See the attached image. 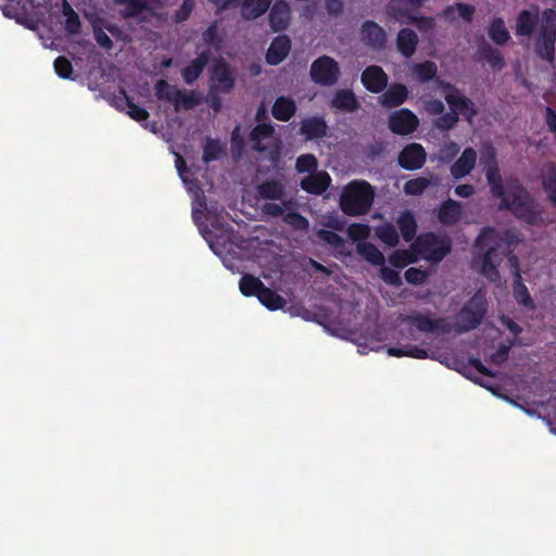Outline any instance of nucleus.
<instances>
[{"label": "nucleus", "instance_id": "1", "mask_svg": "<svg viewBox=\"0 0 556 556\" xmlns=\"http://www.w3.org/2000/svg\"><path fill=\"white\" fill-rule=\"evenodd\" d=\"M519 242L518 235L511 230L500 235L494 228H483L475 240V248L484 251L481 256V275L491 282H497L501 279L498 266L502 263L498 253L509 254L511 248Z\"/></svg>", "mask_w": 556, "mask_h": 556}, {"label": "nucleus", "instance_id": "2", "mask_svg": "<svg viewBox=\"0 0 556 556\" xmlns=\"http://www.w3.org/2000/svg\"><path fill=\"white\" fill-rule=\"evenodd\" d=\"M498 207L529 225H538L541 220L540 205L518 180L508 184L507 195L503 197Z\"/></svg>", "mask_w": 556, "mask_h": 556}, {"label": "nucleus", "instance_id": "3", "mask_svg": "<svg viewBox=\"0 0 556 556\" xmlns=\"http://www.w3.org/2000/svg\"><path fill=\"white\" fill-rule=\"evenodd\" d=\"M375 199L374 187L366 180H353L340 195V207L348 216H361L369 212Z\"/></svg>", "mask_w": 556, "mask_h": 556}, {"label": "nucleus", "instance_id": "4", "mask_svg": "<svg viewBox=\"0 0 556 556\" xmlns=\"http://www.w3.org/2000/svg\"><path fill=\"white\" fill-rule=\"evenodd\" d=\"M412 249L427 262L439 264L452 251V242L447 236H439L434 232L419 235Z\"/></svg>", "mask_w": 556, "mask_h": 556}, {"label": "nucleus", "instance_id": "5", "mask_svg": "<svg viewBox=\"0 0 556 556\" xmlns=\"http://www.w3.org/2000/svg\"><path fill=\"white\" fill-rule=\"evenodd\" d=\"M556 11L545 9L541 15L539 35L534 40L535 54L547 62L555 60Z\"/></svg>", "mask_w": 556, "mask_h": 556}, {"label": "nucleus", "instance_id": "6", "mask_svg": "<svg viewBox=\"0 0 556 556\" xmlns=\"http://www.w3.org/2000/svg\"><path fill=\"white\" fill-rule=\"evenodd\" d=\"M488 312V303L484 295L476 292L460 308L456 316L454 330L457 333H466L478 328Z\"/></svg>", "mask_w": 556, "mask_h": 556}, {"label": "nucleus", "instance_id": "7", "mask_svg": "<svg viewBox=\"0 0 556 556\" xmlns=\"http://www.w3.org/2000/svg\"><path fill=\"white\" fill-rule=\"evenodd\" d=\"M341 75L339 63L329 55H321L313 61L309 68L311 79L324 87L333 86Z\"/></svg>", "mask_w": 556, "mask_h": 556}, {"label": "nucleus", "instance_id": "8", "mask_svg": "<svg viewBox=\"0 0 556 556\" xmlns=\"http://www.w3.org/2000/svg\"><path fill=\"white\" fill-rule=\"evenodd\" d=\"M236 85V77L230 65L223 59H216L210 68L208 88L223 94L230 93Z\"/></svg>", "mask_w": 556, "mask_h": 556}, {"label": "nucleus", "instance_id": "9", "mask_svg": "<svg viewBox=\"0 0 556 556\" xmlns=\"http://www.w3.org/2000/svg\"><path fill=\"white\" fill-rule=\"evenodd\" d=\"M442 89L445 91L444 99L452 111L457 112V116H464L469 123L478 114L475 103L464 96L459 89L454 85L445 81L440 83Z\"/></svg>", "mask_w": 556, "mask_h": 556}, {"label": "nucleus", "instance_id": "10", "mask_svg": "<svg viewBox=\"0 0 556 556\" xmlns=\"http://www.w3.org/2000/svg\"><path fill=\"white\" fill-rule=\"evenodd\" d=\"M292 206L286 208L285 206L275 202H265L261 211L263 214L270 217H282L285 224L298 231H307L309 228L308 219L299 212L291 211Z\"/></svg>", "mask_w": 556, "mask_h": 556}, {"label": "nucleus", "instance_id": "11", "mask_svg": "<svg viewBox=\"0 0 556 556\" xmlns=\"http://www.w3.org/2000/svg\"><path fill=\"white\" fill-rule=\"evenodd\" d=\"M275 128L270 123H258L250 132V140L253 141V150L260 153L268 152V159L271 162H277L280 156V148L278 144L267 147L262 143V140L269 138L274 135Z\"/></svg>", "mask_w": 556, "mask_h": 556}, {"label": "nucleus", "instance_id": "12", "mask_svg": "<svg viewBox=\"0 0 556 556\" xmlns=\"http://www.w3.org/2000/svg\"><path fill=\"white\" fill-rule=\"evenodd\" d=\"M256 193L263 200L280 201L282 206L288 208L294 202L287 199L286 186L280 179H266L256 186Z\"/></svg>", "mask_w": 556, "mask_h": 556}, {"label": "nucleus", "instance_id": "13", "mask_svg": "<svg viewBox=\"0 0 556 556\" xmlns=\"http://www.w3.org/2000/svg\"><path fill=\"white\" fill-rule=\"evenodd\" d=\"M419 125L417 116L408 109H401L393 112L389 117V128L396 135H409Z\"/></svg>", "mask_w": 556, "mask_h": 556}, {"label": "nucleus", "instance_id": "14", "mask_svg": "<svg viewBox=\"0 0 556 556\" xmlns=\"http://www.w3.org/2000/svg\"><path fill=\"white\" fill-rule=\"evenodd\" d=\"M484 163L485 177L490 186L491 193L494 198L502 201L503 197L507 195V188H505L503 185V179L500 174L497 161L493 150L489 153Z\"/></svg>", "mask_w": 556, "mask_h": 556}, {"label": "nucleus", "instance_id": "15", "mask_svg": "<svg viewBox=\"0 0 556 556\" xmlns=\"http://www.w3.org/2000/svg\"><path fill=\"white\" fill-rule=\"evenodd\" d=\"M426 151L419 143H409L400 152L397 162L399 165L407 170H415L421 168L426 163Z\"/></svg>", "mask_w": 556, "mask_h": 556}, {"label": "nucleus", "instance_id": "16", "mask_svg": "<svg viewBox=\"0 0 556 556\" xmlns=\"http://www.w3.org/2000/svg\"><path fill=\"white\" fill-rule=\"evenodd\" d=\"M268 21L274 33L286 30L291 22V8L286 0H277L269 8Z\"/></svg>", "mask_w": 556, "mask_h": 556}, {"label": "nucleus", "instance_id": "17", "mask_svg": "<svg viewBox=\"0 0 556 556\" xmlns=\"http://www.w3.org/2000/svg\"><path fill=\"white\" fill-rule=\"evenodd\" d=\"M388 79L386 72L378 65L367 66L361 76L364 87L372 93L383 91L387 88Z\"/></svg>", "mask_w": 556, "mask_h": 556}, {"label": "nucleus", "instance_id": "18", "mask_svg": "<svg viewBox=\"0 0 556 556\" xmlns=\"http://www.w3.org/2000/svg\"><path fill=\"white\" fill-rule=\"evenodd\" d=\"M291 50V39L287 35H279L270 42L265 59L269 65L280 64Z\"/></svg>", "mask_w": 556, "mask_h": 556}, {"label": "nucleus", "instance_id": "19", "mask_svg": "<svg viewBox=\"0 0 556 556\" xmlns=\"http://www.w3.org/2000/svg\"><path fill=\"white\" fill-rule=\"evenodd\" d=\"M362 40L376 50L386 46L387 35L384 29L374 21H366L361 28Z\"/></svg>", "mask_w": 556, "mask_h": 556}, {"label": "nucleus", "instance_id": "20", "mask_svg": "<svg viewBox=\"0 0 556 556\" xmlns=\"http://www.w3.org/2000/svg\"><path fill=\"white\" fill-rule=\"evenodd\" d=\"M211 59L210 50H203L186 67L181 70V76L187 85H191L199 79Z\"/></svg>", "mask_w": 556, "mask_h": 556}, {"label": "nucleus", "instance_id": "21", "mask_svg": "<svg viewBox=\"0 0 556 556\" xmlns=\"http://www.w3.org/2000/svg\"><path fill=\"white\" fill-rule=\"evenodd\" d=\"M328 125L323 116H312L301 122L300 134L306 140L321 139L327 135Z\"/></svg>", "mask_w": 556, "mask_h": 556}, {"label": "nucleus", "instance_id": "22", "mask_svg": "<svg viewBox=\"0 0 556 556\" xmlns=\"http://www.w3.org/2000/svg\"><path fill=\"white\" fill-rule=\"evenodd\" d=\"M477 162V152L473 148H466L460 156L451 166V175L455 179L467 176L475 167Z\"/></svg>", "mask_w": 556, "mask_h": 556}, {"label": "nucleus", "instance_id": "23", "mask_svg": "<svg viewBox=\"0 0 556 556\" xmlns=\"http://www.w3.org/2000/svg\"><path fill=\"white\" fill-rule=\"evenodd\" d=\"M539 23V10H522L516 18V35L531 37Z\"/></svg>", "mask_w": 556, "mask_h": 556}, {"label": "nucleus", "instance_id": "24", "mask_svg": "<svg viewBox=\"0 0 556 556\" xmlns=\"http://www.w3.org/2000/svg\"><path fill=\"white\" fill-rule=\"evenodd\" d=\"M408 97V89L405 85L392 84L381 96L380 102L384 108L392 109L402 105Z\"/></svg>", "mask_w": 556, "mask_h": 556}, {"label": "nucleus", "instance_id": "25", "mask_svg": "<svg viewBox=\"0 0 556 556\" xmlns=\"http://www.w3.org/2000/svg\"><path fill=\"white\" fill-rule=\"evenodd\" d=\"M419 39L412 28H402L397 33L396 48L405 58H410L416 52Z\"/></svg>", "mask_w": 556, "mask_h": 556}, {"label": "nucleus", "instance_id": "26", "mask_svg": "<svg viewBox=\"0 0 556 556\" xmlns=\"http://www.w3.org/2000/svg\"><path fill=\"white\" fill-rule=\"evenodd\" d=\"M330 181L328 173L319 172L302 179L301 188L311 194L319 195L329 188Z\"/></svg>", "mask_w": 556, "mask_h": 556}, {"label": "nucleus", "instance_id": "27", "mask_svg": "<svg viewBox=\"0 0 556 556\" xmlns=\"http://www.w3.org/2000/svg\"><path fill=\"white\" fill-rule=\"evenodd\" d=\"M462 213L463 208L460 203L448 199L441 204L438 218L442 225L453 226L459 222Z\"/></svg>", "mask_w": 556, "mask_h": 556}, {"label": "nucleus", "instance_id": "28", "mask_svg": "<svg viewBox=\"0 0 556 556\" xmlns=\"http://www.w3.org/2000/svg\"><path fill=\"white\" fill-rule=\"evenodd\" d=\"M296 112L295 101L290 97H278L271 108V114L275 119L280 122L290 121Z\"/></svg>", "mask_w": 556, "mask_h": 556}, {"label": "nucleus", "instance_id": "29", "mask_svg": "<svg viewBox=\"0 0 556 556\" xmlns=\"http://www.w3.org/2000/svg\"><path fill=\"white\" fill-rule=\"evenodd\" d=\"M330 106L338 111L355 112L359 108V103L352 90L341 89L333 94Z\"/></svg>", "mask_w": 556, "mask_h": 556}, {"label": "nucleus", "instance_id": "30", "mask_svg": "<svg viewBox=\"0 0 556 556\" xmlns=\"http://www.w3.org/2000/svg\"><path fill=\"white\" fill-rule=\"evenodd\" d=\"M273 0H242L241 16L247 20H255L267 12L271 5Z\"/></svg>", "mask_w": 556, "mask_h": 556}, {"label": "nucleus", "instance_id": "31", "mask_svg": "<svg viewBox=\"0 0 556 556\" xmlns=\"http://www.w3.org/2000/svg\"><path fill=\"white\" fill-rule=\"evenodd\" d=\"M425 1L426 0H390L386 7V11L389 16L394 18L406 17L409 16L407 7L419 9L424 5Z\"/></svg>", "mask_w": 556, "mask_h": 556}, {"label": "nucleus", "instance_id": "32", "mask_svg": "<svg viewBox=\"0 0 556 556\" xmlns=\"http://www.w3.org/2000/svg\"><path fill=\"white\" fill-rule=\"evenodd\" d=\"M117 5H125V9L121 10V16L124 20L135 18L142 12H151L152 8L146 0H113Z\"/></svg>", "mask_w": 556, "mask_h": 556}, {"label": "nucleus", "instance_id": "33", "mask_svg": "<svg viewBox=\"0 0 556 556\" xmlns=\"http://www.w3.org/2000/svg\"><path fill=\"white\" fill-rule=\"evenodd\" d=\"M477 54L480 60L488 62L494 70H502L505 66V60L501 51L489 43L480 45Z\"/></svg>", "mask_w": 556, "mask_h": 556}, {"label": "nucleus", "instance_id": "34", "mask_svg": "<svg viewBox=\"0 0 556 556\" xmlns=\"http://www.w3.org/2000/svg\"><path fill=\"white\" fill-rule=\"evenodd\" d=\"M542 188L553 207H556V164L551 163L542 175Z\"/></svg>", "mask_w": 556, "mask_h": 556}, {"label": "nucleus", "instance_id": "35", "mask_svg": "<svg viewBox=\"0 0 556 556\" xmlns=\"http://www.w3.org/2000/svg\"><path fill=\"white\" fill-rule=\"evenodd\" d=\"M396 223L403 239L406 242L412 241L417 231V222L414 214L410 211H404L399 216Z\"/></svg>", "mask_w": 556, "mask_h": 556}, {"label": "nucleus", "instance_id": "36", "mask_svg": "<svg viewBox=\"0 0 556 556\" xmlns=\"http://www.w3.org/2000/svg\"><path fill=\"white\" fill-rule=\"evenodd\" d=\"M356 250L357 253L371 265L382 266L384 264V255L375 244L370 242H358Z\"/></svg>", "mask_w": 556, "mask_h": 556}, {"label": "nucleus", "instance_id": "37", "mask_svg": "<svg viewBox=\"0 0 556 556\" xmlns=\"http://www.w3.org/2000/svg\"><path fill=\"white\" fill-rule=\"evenodd\" d=\"M199 104L200 98L198 97V93L194 90L187 91L185 89H179L176 92V97L173 102L176 112H179L181 109L186 111L192 110Z\"/></svg>", "mask_w": 556, "mask_h": 556}, {"label": "nucleus", "instance_id": "38", "mask_svg": "<svg viewBox=\"0 0 556 556\" xmlns=\"http://www.w3.org/2000/svg\"><path fill=\"white\" fill-rule=\"evenodd\" d=\"M456 11L458 12V15L463 21H465L466 23H471L473 20L476 9L472 4L456 2L455 4L447 5L443 10L442 15L447 20H454V14Z\"/></svg>", "mask_w": 556, "mask_h": 556}, {"label": "nucleus", "instance_id": "39", "mask_svg": "<svg viewBox=\"0 0 556 556\" xmlns=\"http://www.w3.org/2000/svg\"><path fill=\"white\" fill-rule=\"evenodd\" d=\"M488 33L491 40L498 46L507 43L510 39L509 31L505 26L504 20L501 17H494L491 21Z\"/></svg>", "mask_w": 556, "mask_h": 556}, {"label": "nucleus", "instance_id": "40", "mask_svg": "<svg viewBox=\"0 0 556 556\" xmlns=\"http://www.w3.org/2000/svg\"><path fill=\"white\" fill-rule=\"evenodd\" d=\"M257 299L266 308L270 311L281 309L287 303L281 295H279L276 291L267 288L266 286H264L260 291Z\"/></svg>", "mask_w": 556, "mask_h": 556}, {"label": "nucleus", "instance_id": "41", "mask_svg": "<svg viewBox=\"0 0 556 556\" xmlns=\"http://www.w3.org/2000/svg\"><path fill=\"white\" fill-rule=\"evenodd\" d=\"M513 293L518 304L529 308L534 307V302L528 291V288L523 283L520 274H517L516 277H514Z\"/></svg>", "mask_w": 556, "mask_h": 556}, {"label": "nucleus", "instance_id": "42", "mask_svg": "<svg viewBox=\"0 0 556 556\" xmlns=\"http://www.w3.org/2000/svg\"><path fill=\"white\" fill-rule=\"evenodd\" d=\"M265 285L257 277L252 275H243L239 281L240 292L244 296H256L260 294V291L263 289Z\"/></svg>", "mask_w": 556, "mask_h": 556}, {"label": "nucleus", "instance_id": "43", "mask_svg": "<svg viewBox=\"0 0 556 556\" xmlns=\"http://www.w3.org/2000/svg\"><path fill=\"white\" fill-rule=\"evenodd\" d=\"M202 39L205 45L219 51L223 48V36L218 30V21L212 22L208 27L202 33Z\"/></svg>", "mask_w": 556, "mask_h": 556}, {"label": "nucleus", "instance_id": "44", "mask_svg": "<svg viewBox=\"0 0 556 556\" xmlns=\"http://www.w3.org/2000/svg\"><path fill=\"white\" fill-rule=\"evenodd\" d=\"M377 237L388 247L394 248L400 242V236L394 225L384 224L377 228Z\"/></svg>", "mask_w": 556, "mask_h": 556}, {"label": "nucleus", "instance_id": "45", "mask_svg": "<svg viewBox=\"0 0 556 556\" xmlns=\"http://www.w3.org/2000/svg\"><path fill=\"white\" fill-rule=\"evenodd\" d=\"M414 73L420 83H427L434 79L438 66L432 61H425L414 66Z\"/></svg>", "mask_w": 556, "mask_h": 556}, {"label": "nucleus", "instance_id": "46", "mask_svg": "<svg viewBox=\"0 0 556 556\" xmlns=\"http://www.w3.org/2000/svg\"><path fill=\"white\" fill-rule=\"evenodd\" d=\"M155 97L161 101H167L173 104L176 92L179 90L176 86L170 85L165 79H160L155 84Z\"/></svg>", "mask_w": 556, "mask_h": 556}, {"label": "nucleus", "instance_id": "47", "mask_svg": "<svg viewBox=\"0 0 556 556\" xmlns=\"http://www.w3.org/2000/svg\"><path fill=\"white\" fill-rule=\"evenodd\" d=\"M125 104L127 105V114L136 122H146L149 118V112L137 105L124 89L121 90Z\"/></svg>", "mask_w": 556, "mask_h": 556}, {"label": "nucleus", "instance_id": "48", "mask_svg": "<svg viewBox=\"0 0 556 556\" xmlns=\"http://www.w3.org/2000/svg\"><path fill=\"white\" fill-rule=\"evenodd\" d=\"M431 185V180L426 177L409 179L404 184V192L408 195H420Z\"/></svg>", "mask_w": 556, "mask_h": 556}, {"label": "nucleus", "instance_id": "49", "mask_svg": "<svg viewBox=\"0 0 556 556\" xmlns=\"http://www.w3.org/2000/svg\"><path fill=\"white\" fill-rule=\"evenodd\" d=\"M224 152L223 147L220 146L218 140L207 138L204 147H203V161L204 163H210L218 160Z\"/></svg>", "mask_w": 556, "mask_h": 556}, {"label": "nucleus", "instance_id": "50", "mask_svg": "<svg viewBox=\"0 0 556 556\" xmlns=\"http://www.w3.org/2000/svg\"><path fill=\"white\" fill-rule=\"evenodd\" d=\"M318 162L314 154H302L296 159L295 168L299 173H313L317 169Z\"/></svg>", "mask_w": 556, "mask_h": 556}, {"label": "nucleus", "instance_id": "51", "mask_svg": "<svg viewBox=\"0 0 556 556\" xmlns=\"http://www.w3.org/2000/svg\"><path fill=\"white\" fill-rule=\"evenodd\" d=\"M458 121L459 117L457 116V112H455V110H451V112H444L443 114L439 115V117L434 121V126L442 131H446L454 128Z\"/></svg>", "mask_w": 556, "mask_h": 556}, {"label": "nucleus", "instance_id": "52", "mask_svg": "<svg viewBox=\"0 0 556 556\" xmlns=\"http://www.w3.org/2000/svg\"><path fill=\"white\" fill-rule=\"evenodd\" d=\"M54 71L56 75L63 79H68L72 77L73 74V65L71 61L61 55L58 56L53 62Z\"/></svg>", "mask_w": 556, "mask_h": 556}, {"label": "nucleus", "instance_id": "53", "mask_svg": "<svg viewBox=\"0 0 556 556\" xmlns=\"http://www.w3.org/2000/svg\"><path fill=\"white\" fill-rule=\"evenodd\" d=\"M429 273L426 269L409 267L404 274L405 280L409 285L420 286L426 282Z\"/></svg>", "mask_w": 556, "mask_h": 556}, {"label": "nucleus", "instance_id": "54", "mask_svg": "<svg viewBox=\"0 0 556 556\" xmlns=\"http://www.w3.org/2000/svg\"><path fill=\"white\" fill-rule=\"evenodd\" d=\"M409 321L419 331L425 333H433V319L427 315L416 314L409 317Z\"/></svg>", "mask_w": 556, "mask_h": 556}, {"label": "nucleus", "instance_id": "55", "mask_svg": "<svg viewBox=\"0 0 556 556\" xmlns=\"http://www.w3.org/2000/svg\"><path fill=\"white\" fill-rule=\"evenodd\" d=\"M370 233L369 226L366 224L354 223L348 227V236L352 241H362L368 238Z\"/></svg>", "mask_w": 556, "mask_h": 556}, {"label": "nucleus", "instance_id": "56", "mask_svg": "<svg viewBox=\"0 0 556 556\" xmlns=\"http://www.w3.org/2000/svg\"><path fill=\"white\" fill-rule=\"evenodd\" d=\"M317 237L336 249L342 248L345 244L344 239L334 231L319 229L317 231Z\"/></svg>", "mask_w": 556, "mask_h": 556}, {"label": "nucleus", "instance_id": "57", "mask_svg": "<svg viewBox=\"0 0 556 556\" xmlns=\"http://www.w3.org/2000/svg\"><path fill=\"white\" fill-rule=\"evenodd\" d=\"M380 277L386 283H388L390 286H393V287L402 286V278H401L400 274L390 267L382 266L380 269Z\"/></svg>", "mask_w": 556, "mask_h": 556}, {"label": "nucleus", "instance_id": "58", "mask_svg": "<svg viewBox=\"0 0 556 556\" xmlns=\"http://www.w3.org/2000/svg\"><path fill=\"white\" fill-rule=\"evenodd\" d=\"M194 8V0H184L180 8L174 14V22L179 24L187 21Z\"/></svg>", "mask_w": 556, "mask_h": 556}, {"label": "nucleus", "instance_id": "59", "mask_svg": "<svg viewBox=\"0 0 556 556\" xmlns=\"http://www.w3.org/2000/svg\"><path fill=\"white\" fill-rule=\"evenodd\" d=\"M459 152V146L454 141H448L440 150L441 160L445 162L452 161Z\"/></svg>", "mask_w": 556, "mask_h": 556}, {"label": "nucleus", "instance_id": "60", "mask_svg": "<svg viewBox=\"0 0 556 556\" xmlns=\"http://www.w3.org/2000/svg\"><path fill=\"white\" fill-rule=\"evenodd\" d=\"M510 345L501 344L497 350L490 355V362L494 365H502L508 358Z\"/></svg>", "mask_w": 556, "mask_h": 556}, {"label": "nucleus", "instance_id": "61", "mask_svg": "<svg viewBox=\"0 0 556 556\" xmlns=\"http://www.w3.org/2000/svg\"><path fill=\"white\" fill-rule=\"evenodd\" d=\"M64 28L70 35H76L80 31L81 23L77 13L65 17Z\"/></svg>", "mask_w": 556, "mask_h": 556}, {"label": "nucleus", "instance_id": "62", "mask_svg": "<svg viewBox=\"0 0 556 556\" xmlns=\"http://www.w3.org/2000/svg\"><path fill=\"white\" fill-rule=\"evenodd\" d=\"M426 111L432 115H441L445 111V105L440 99H431L425 102Z\"/></svg>", "mask_w": 556, "mask_h": 556}, {"label": "nucleus", "instance_id": "63", "mask_svg": "<svg viewBox=\"0 0 556 556\" xmlns=\"http://www.w3.org/2000/svg\"><path fill=\"white\" fill-rule=\"evenodd\" d=\"M407 258V263L416 262V257L410 256L407 252H395L390 256V263L394 267H402L404 265V258Z\"/></svg>", "mask_w": 556, "mask_h": 556}, {"label": "nucleus", "instance_id": "64", "mask_svg": "<svg viewBox=\"0 0 556 556\" xmlns=\"http://www.w3.org/2000/svg\"><path fill=\"white\" fill-rule=\"evenodd\" d=\"M94 39L100 47L106 50H110L113 47V41L102 29H94Z\"/></svg>", "mask_w": 556, "mask_h": 556}]
</instances>
